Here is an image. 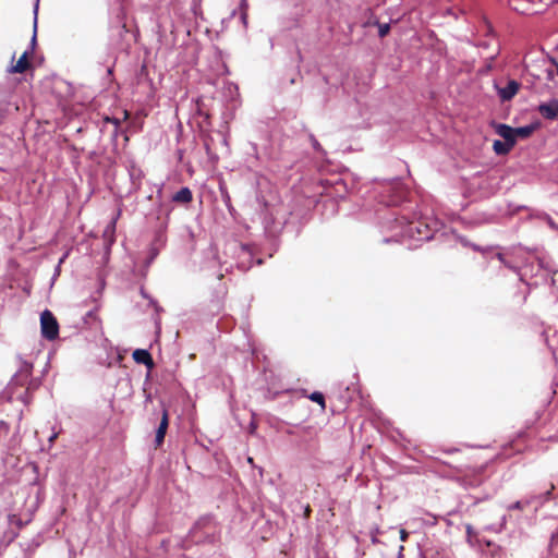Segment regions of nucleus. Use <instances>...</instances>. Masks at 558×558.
Instances as JSON below:
<instances>
[{
    "instance_id": "1",
    "label": "nucleus",
    "mask_w": 558,
    "mask_h": 558,
    "mask_svg": "<svg viewBox=\"0 0 558 558\" xmlns=\"http://www.w3.org/2000/svg\"><path fill=\"white\" fill-rule=\"evenodd\" d=\"M389 228L401 238H410L416 241H429L434 236L428 223L422 220L409 221L403 216L396 217Z\"/></svg>"
},
{
    "instance_id": "2",
    "label": "nucleus",
    "mask_w": 558,
    "mask_h": 558,
    "mask_svg": "<svg viewBox=\"0 0 558 558\" xmlns=\"http://www.w3.org/2000/svg\"><path fill=\"white\" fill-rule=\"evenodd\" d=\"M233 265H228V263H222L217 254L216 248L209 247L205 253V259L203 262V269L211 271L214 276L218 279H221L225 274L228 272Z\"/></svg>"
},
{
    "instance_id": "3",
    "label": "nucleus",
    "mask_w": 558,
    "mask_h": 558,
    "mask_svg": "<svg viewBox=\"0 0 558 558\" xmlns=\"http://www.w3.org/2000/svg\"><path fill=\"white\" fill-rule=\"evenodd\" d=\"M229 248L234 253L235 266L245 271L253 265V250L250 245L233 242Z\"/></svg>"
},
{
    "instance_id": "4",
    "label": "nucleus",
    "mask_w": 558,
    "mask_h": 558,
    "mask_svg": "<svg viewBox=\"0 0 558 558\" xmlns=\"http://www.w3.org/2000/svg\"><path fill=\"white\" fill-rule=\"evenodd\" d=\"M41 336L47 340H54L59 335V324L53 314L45 310L40 314Z\"/></svg>"
},
{
    "instance_id": "5",
    "label": "nucleus",
    "mask_w": 558,
    "mask_h": 558,
    "mask_svg": "<svg viewBox=\"0 0 558 558\" xmlns=\"http://www.w3.org/2000/svg\"><path fill=\"white\" fill-rule=\"evenodd\" d=\"M495 87L500 100L509 101L517 95L520 88V83L515 80H509L506 86L499 87L498 85H495Z\"/></svg>"
},
{
    "instance_id": "6",
    "label": "nucleus",
    "mask_w": 558,
    "mask_h": 558,
    "mask_svg": "<svg viewBox=\"0 0 558 558\" xmlns=\"http://www.w3.org/2000/svg\"><path fill=\"white\" fill-rule=\"evenodd\" d=\"M538 112L547 120H555L558 118V99H550L548 102H542L538 106Z\"/></svg>"
},
{
    "instance_id": "7",
    "label": "nucleus",
    "mask_w": 558,
    "mask_h": 558,
    "mask_svg": "<svg viewBox=\"0 0 558 558\" xmlns=\"http://www.w3.org/2000/svg\"><path fill=\"white\" fill-rule=\"evenodd\" d=\"M495 131L500 137L504 138L505 142L509 143L512 146L515 145L517 141H515L514 128H512L508 124L499 123L496 125Z\"/></svg>"
},
{
    "instance_id": "8",
    "label": "nucleus",
    "mask_w": 558,
    "mask_h": 558,
    "mask_svg": "<svg viewBox=\"0 0 558 558\" xmlns=\"http://www.w3.org/2000/svg\"><path fill=\"white\" fill-rule=\"evenodd\" d=\"M168 426H169L168 413H167V411H163L161 421L156 430V437H155L156 446H160L163 442Z\"/></svg>"
},
{
    "instance_id": "9",
    "label": "nucleus",
    "mask_w": 558,
    "mask_h": 558,
    "mask_svg": "<svg viewBox=\"0 0 558 558\" xmlns=\"http://www.w3.org/2000/svg\"><path fill=\"white\" fill-rule=\"evenodd\" d=\"M31 372H32V365L29 363L24 362L23 365L21 366L20 371L13 375V377L11 379V384L12 385H23V381L28 378V376L31 375Z\"/></svg>"
},
{
    "instance_id": "10",
    "label": "nucleus",
    "mask_w": 558,
    "mask_h": 558,
    "mask_svg": "<svg viewBox=\"0 0 558 558\" xmlns=\"http://www.w3.org/2000/svg\"><path fill=\"white\" fill-rule=\"evenodd\" d=\"M133 359L138 364H144L147 367H151L154 365L150 353L145 349H136L133 352Z\"/></svg>"
},
{
    "instance_id": "11",
    "label": "nucleus",
    "mask_w": 558,
    "mask_h": 558,
    "mask_svg": "<svg viewBox=\"0 0 558 558\" xmlns=\"http://www.w3.org/2000/svg\"><path fill=\"white\" fill-rule=\"evenodd\" d=\"M193 195L189 187H181L177 193L172 195V201L175 203L187 204L192 201Z\"/></svg>"
},
{
    "instance_id": "12",
    "label": "nucleus",
    "mask_w": 558,
    "mask_h": 558,
    "mask_svg": "<svg viewBox=\"0 0 558 558\" xmlns=\"http://www.w3.org/2000/svg\"><path fill=\"white\" fill-rule=\"evenodd\" d=\"M11 92L5 88H0V114L5 116L8 106L10 105Z\"/></svg>"
},
{
    "instance_id": "13",
    "label": "nucleus",
    "mask_w": 558,
    "mask_h": 558,
    "mask_svg": "<svg viewBox=\"0 0 558 558\" xmlns=\"http://www.w3.org/2000/svg\"><path fill=\"white\" fill-rule=\"evenodd\" d=\"M537 128V124H527L520 128H514L515 141L518 138H527Z\"/></svg>"
},
{
    "instance_id": "14",
    "label": "nucleus",
    "mask_w": 558,
    "mask_h": 558,
    "mask_svg": "<svg viewBox=\"0 0 558 558\" xmlns=\"http://www.w3.org/2000/svg\"><path fill=\"white\" fill-rule=\"evenodd\" d=\"M29 66V63L27 61V51H25L20 59L17 60L16 64L11 68L12 73H24Z\"/></svg>"
},
{
    "instance_id": "15",
    "label": "nucleus",
    "mask_w": 558,
    "mask_h": 558,
    "mask_svg": "<svg viewBox=\"0 0 558 558\" xmlns=\"http://www.w3.org/2000/svg\"><path fill=\"white\" fill-rule=\"evenodd\" d=\"M512 147L513 146L510 145L509 143L499 140H496L493 145L494 151L497 155H506L511 150Z\"/></svg>"
},
{
    "instance_id": "16",
    "label": "nucleus",
    "mask_w": 558,
    "mask_h": 558,
    "mask_svg": "<svg viewBox=\"0 0 558 558\" xmlns=\"http://www.w3.org/2000/svg\"><path fill=\"white\" fill-rule=\"evenodd\" d=\"M38 8H39V0H35L34 4V35L32 37V46L36 44V28H37V14H38Z\"/></svg>"
},
{
    "instance_id": "17",
    "label": "nucleus",
    "mask_w": 558,
    "mask_h": 558,
    "mask_svg": "<svg viewBox=\"0 0 558 558\" xmlns=\"http://www.w3.org/2000/svg\"><path fill=\"white\" fill-rule=\"evenodd\" d=\"M310 400L320 404L322 408H325V397L319 391H314L310 395Z\"/></svg>"
},
{
    "instance_id": "18",
    "label": "nucleus",
    "mask_w": 558,
    "mask_h": 558,
    "mask_svg": "<svg viewBox=\"0 0 558 558\" xmlns=\"http://www.w3.org/2000/svg\"><path fill=\"white\" fill-rule=\"evenodd\" d=\"M246 154L254 158L255 160H258V151H257V145L254 143H248V147L246 150Z\"/></svg>"
},
{
    "instance_id": "19",
    "label": "nucleus",
    "mask_w": 558,
    "mask_h": 558,
    "mask_svg": "<svg viewBox=\"0 0 558 558\" xmlns=\"http://www.w3.org/2000/svg\"><path fill=\"white\" fill-rule=\"evenodd\" d=\"M496 256L506 267H508L509 269H511L513 271H518V267L515 265L507 262L505 259V255L502 253H497Z\"/></svg>"
},
{
    "instance_id": "20",
    "label": "nucleus",
    "mask_w": 558,
    "mask_h": 558,
    "mask_svg": "<svg viewBox=\"0 0 558 558\" xmlns=\"http://www.w3.org/2000/svg\"><path fill=\"white\" fill-rule=\"evenodd\" d=\"M526 505H529V501H515L511 505H509L507 508L508 510H522Z\"/></svg>"
},
{
    "instance_id": "21",
    "label": "nucleus",
    "mask_w": 558,
    "mask_h": 558,
    "mask_svg": "<svg viewBox=\"0 0 558 558\" xmlns=\"http://www.w3.org/2000/svg\"><path fill=\"white\" fill-rule=\"evenodd\" d=\"M390 31V25L385 23V24H379L378 25V35L379 37H385Z\"/></svg>"
},
{
    "instance_id": "22",
    "label": "nucleus",
    "mask_w": 558,
    "mask_h": 558,
    "mask_svg": "<svg viewBox=\"0 0 558 558\" xmlns=\"http://www.w3.org/2000/svg\"><path fill=\"white\" fill-rule=\"evenodd\" d=\"M517 0H509V5L514 10V11H518V12H524V10H521L517 4H515Z\"/></svg>"
},
{
    "instance_id": "23",
    "label": "nucleus",
    "mask_w": 558,
    "mask_h": 558,
    "mask_svg": "<svg viewBox=\"0 0 558 558\" xmlns=\"http://www.w3.org/2000/svg\"><path fill=\"white\" fill-rule=\"evenodd\" d=\"M59 436V433L54 432L50 435L48 441H49V445L51 446L53 444V441L58 438Z\"/></svg>"
},
{
    "instance_id": "24",
    "label": "nucleus",
    "mask_w": 558,
    "mask_h": 558,
    "mask_svg": "<svg viewBox=\"0 0 558 558\" xmlns=\"http://www.w3.org/2000/svg\"><path fill=\"white\" fill-rule=\"evenodd\" d=\"M408 535H409V534H408V532H407L405 530H400V539H401L402 542H405V541H407Z\"/></svg>"
},
{
    "instance_id": "25",
    "label": "nucleus",
    "mask_w": 558,
    "mask_h": 558,
    "mask_svg": "<svg viewBox=\"0 0 558 558\" xmlns=\"http://www.w3.org/2000/svg\"><path fill=\"white\" fill-rule=\"evenodd\" d=\"M506 523H507V515H502L501 521H500V527L498 531H501L502 529H505Z\"/></svg>"
},
{
    "instance_id": "26",
    "label": "nucleus",
    "mask_w": 558,
    "mask_h": 558,
    "mask_svg": "<svg viewBox=\"0 0 558 558\" xmlns=\"http://www.w3.org/2000/svg\"><path fill=\"white\" fill-rule=\"evenodd\" d=\"M313 147H314L317 151L322 150V146H320V144H319L315 138H313Z\"/></svg>"
},
{
    "instance_id": "27",
    "label": "nucleus",
    "mask_w": 558,
    "mask_h": 558,
    "mask_svg": "<svg viewBox=\"0 0 558 558\" xmlns=\"http://www.w3.org/2000/svg\"><path fill=\"white\" fill-rule=\"evenodd\" d=\"M558 542V533H553L551 543Z\"/></svg>"
},
{
    "instance_id": "28",
    "label": "nucleus",
    "mask_w": 558,
    "mask_h": 558,
    "mask_svg": "<svg viewBox=\"0 0 558 558\" xmlns=\"http://www.w3.org/2000/svg\"><path fill=\"white\" fill-rule=\"evenodd\" d=\"M404 547L403 546H400L399 547V551H398V558H402V551H403Z\"/></svg>"
},
{
    "instance_id": "29",
    "label": "nucleus",
    "mask_w": 558,
    "mask_h": 558,
    "mask_svg": "<svg viewBox=\"0 0 558 558\" xmlns=\"http://www.w3.org/2000/svg\"><path fill=\"white\" fill-rule=\"evenodd\" d=\"M107 121L112 122L116 126L118 125L117 119H107Z\"/></svg>"
},
{
    "instance_id": "30",
    "label": "nucleus",
    "mask_w": 558,
    "mask_h": 558,
    "mask_svg": "<svg viewBox=\"0 0 558 558\" xmlns=\"http://www.w3.org/2000/svg\"><path fill=\"white\" fill-rule=\"evenodd\" d=\"M229 89H230V90H231V89L236 90V86H235V85L230 84V85H229Z\"/></svg>"
},
{
    "instance_id": "31",
    "label": "nucleus",
    "mask_w": 558,
    "mask_h": 558,
    "mask_svg": "<svg viewBox=\"0 0 558 558\" xmlns=\"http://www.w3.org/2000/svg\"><path fill=\"white\" fill-rule=\"evenodd\" d=\"M554 64H555V66L557 69V75H558V62L554 61Z\"/></svg>"
},
{
    "instance_id": "32",
    "label": "nucleus",
    "mask_w": 558,
    "mask_h": 558,
    "mask_svg": "<svg viewBox=\"0 0 558 558\" xmlns=\"http://www.w3.org/2000/svg\"><path fill=\"white\" fill-rule=\"evenodd\" d=\"M155 256H156V253L154 252V253H153V255H151V257H150L149 263L155 258Z\"/></svg>"
},
{
    "instance_id": "33",
    "label": "nucleus",
    "mask_w": 558,
    "mask_h": 558,
    "mask_svg": "<svg viewBox=\"0 0 558 558\" xmlns=\"http://www.w3.org/2000/svg\"><path fill=\"white\" fill-rule=\"evenodd\" d=\"M199 525H201V522L195 523V525H194L193 530H194V529H196V527H198Z\"/></svg>"
},
{
    "instance_id": "34",
    "label": "nucleus",
    "mask_w": 558,
    "mask_h": 558,
    "mask_svg": "<svg viewBox=\"0 0 558 558\" xmlns=\"http://www.w3.org/2000/svg\"><path fill=\"white\" fill-rule=\"evenodd\" d=\"M262 263H263V260H262L260 258H258V259L256 260V264H258V265H260Z\"/></svg>"
}]
</instances>
